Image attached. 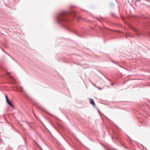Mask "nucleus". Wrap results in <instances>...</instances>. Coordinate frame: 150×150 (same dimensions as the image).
Instances as JSON below:
<instances>
[{"mask_svg":"<svg viewBox=\"0 0 150 150\" xmlns=\"http://www.w3.org/2000/svg\"><path fill=\"white\" fill-rule=\"evenodd\" d=\"M76 15V12L73 10L70 12L63 11L56 15L55 17V22L58 24L67 27V26L65 25V24L70 21L71 20L69 19V17L72 16V17H74Z\"/></svg>","mask_w":150,"mask_h":150,"instance_id":"obj_1","label":"nucleus"},{"mask_svg":"<svg viewBox=\"0 0 150 150\" xmlns=\"http://www.w3.org/2000/svg\"><path fill=\"white\" fill-rule=\"evenodd\" d=\"M6 102L9 105H10V106H11V107H12V108H14V106L13 105H12V103H11V102L9 101V99L8 100H6Z\"/></svg>","mask_w":150,"mask_h":150,"instance_id":"obj_2","label":"nucleus"},{"mask_svg":"<svg viewBox=\"0 0 150 150\" xmlns=\"http://www.w3.org/2000/svg\"><path fill=\"white\" fill-rule=\"evenodd\" d=\"M90 102L94 106H95V104L94 103L93 99L92 98H90Z\"/></svg>","mask_w":150,"mask_h":150,"instance_id":"obj_3","label":"nucleus"},{"mask_svg":"<svg viewBox=\"0 0 150 150\" xmlns=\"http://www.w3.org/2000/svg\"><path fill=\"white\" fill-rule=\"evenodd\" d=\"M131 28L133 30H134V31H135V32H137L138 31V30L135 28L134 27H132L131 26H130Z\"/></svg>","mask_w":150,"mask_h":150,"instance_id":"obj_4","label":"nucleus"},{"mask_svg":"<svg viewBox=\"0 0 150 150\" xmlns=\"http://www.w3.org/2000/svg\"><path fill=\"white\" fill-rule=\"evenodd\" d=\"M5 97H6V100H8V96L7 95V94H5Z\"/></svg>","mask_w":150,"mask_h":150,"instance_id":"obj_5","label":"nucleus"},{"mask_svg":"<svg viewBox=\"0 0 150 150\" xmlns=\"http://www.w3.org/2000/svg\"><path fill=\"white\" fill-rule=\"evenodd\" d=\"M136 35H138V36H139L140 35L138 33H137V34H136Z\"/></svg>","mask_w":150,"mask_h":150,"instance_id":"obj_6","label":"nucleus"},{"mask_svg":"<svg viewBox=\"0 0 150 150\" xmlns=\"http://www.w3.org/2000/svg\"><path fill=\"white\" fill-rule=\"evenodd\" d=\"M76 35H78V36H80V35H79V34L78 33H76Z\"/></svg>","mask_w":150,"mask_h":150,"instance_id":"obj_7","label":"nucleus"},{"mask_svg":"<svg viewBox=\"0 0 150 150\" xmlns=\"http://www.w3.org/2000/svg\"><path fill=\"white\" fill-rule=\"evenodd\" d=\"M102 145V146H103L104 147V148H105L106 149V147H105V146H104V145Z\"/></svg>","mask_w":150,"mask_h":150,"instance_id":"obj_8","label":"nucleus"},{"mask_svg":"<svg viewBox=\"0 0 150 150\" xmlns=\"http://www.w3.org/2000/svg\"><path fill=\"white\" fill-rule=\"evenodd\" d=\"M2 50H3V51H4L6 53V52L4 51V50L3 49H2Z\"/></svg>","mask_w":150,"mask_h":150,"instance_id":"obj_9","label":"nucleus"},{"mask_svg":"<svg viewBox=\"0 0 150 150\" xmlns=\"http://www.w3.org/2000/svg\"><path fill=\"white\" fill-rule=\"evenodd\" d=\"M111 85L112 86H113V83H112L111 84Z\"/></svg>","mask_w":150,"mask_h":150,"instance_id":"obj_10","label":"nucleus"},{"mask_svg":"<svg viewBox=\"0 0 150 150\" xmlns=\"http://www.w3.org/2000/svg\"><path fill=\"white\" fill-rule=\"evenodd\" d=\"M73 7V6H71V8H72V7Z\"/></svg>","mask_w":150,"mask_h":150,"instance_id":"obj_11","label":"nucleus"}]
</instances>
